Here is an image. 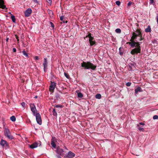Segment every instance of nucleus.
<instances>
[{
    "instance_id": "13",
    "label": "nucleus",
    "mask_w": 158,
    "mask_h": 158,
    "mask_svg": "<svg viewBox=\"0 0 158 158\" xmlns=\"http://www.w3.org/2000/svg\"><path fill=\"white\" fill-rule=\"evenodd\" d=\"M57 152L58 154H59L60 156H63V155L64 151L63 149L60 148H57Z\"/></svg>"
},
{
    "instance_id": "32",
    "label": "nucleus",
    "mask_w": 158,
    "mask_h": 158,
    "mask_svg": "<svg viewBox=\"0 0 158 158\" xmlns=\"http://www.w3.org/2000/svg\"><path fill=\"white\" fill-rule=\"evenodd\" d=\"M158 118V116L157 115H155L153 117L154 119H157Z\"/></svg>"
},
{
    "instance_id": "27",
    "label": "nucleus",
    "mask_w": 158,
    "mask_h": 158,
    "mask_svg": "<svg viewBox=\"0 0 158 158\" xmlns=\"http://www.w3.org/2000/svg\"><path fill=\"white\" fill-rule=\"evenodd\" d=\"M115 32L118 33H120L121 32V30L119 28H117L115 30Z\"/></svg>"
},
{
    "instance_id": "54",
    "label": "nucleus",
    "mask_w": 158,
    "mask_h": 158,
    "mask_svg": "<svg viewBox=\"0 0 158 158\" xmlns=\"http://www.w3.org/2000/svg\"><path fill=\"white\" fill-rule=\"evenodd\" d=\"M35 98H37V96H35Z\"/></svg>"
},
{
    "instance_id": "1",
    "label": "nucleus",
    "mask_w": 158,
    "mask_h": 158,
    "mask_svg": "<svg viewBox=\"0 0 158 158\" xmlns=\"http://www.w3.org/2000/svg\"><path fill=\"white\" fill-rule=\"evenodd\" d=\"M81 66L85 69H91L93 70H95L96 68V65L89 62L83 61L81 64Z\"/></svg>"
},
{
    "instance_id": "46",
    "label": "nucleus",
    "mask_w": 158,
    "mask_h": 158,
    "mask_svg": "<svg viewBox=\"0 0 158 158\" xmlns=\"http://www.w3.org/2000/svg\"><path fill=\"white\" fill-rule=\"evenodd\" d=\"M33 2H34L36 3H38V2L37 0H33Z\"/></svg>"
},
{
    "instance_id": "17",
    "label": "nucleus",
    "mask_w": 158,
    "mask_h": 158,
    "mask_svg": "<svg viewBox=\"0 0 158 158\" xmlns=\"http://www.w3.org/2000/svg\"><path fill=\"white\" fill-rule=\"evenodd\" d=\"M142 91L141 88L139 87H138L135 89V93L136 94H137L138 92H141Z\"/></svg>"
},
{
    "instance_id": "20",
    "label": "nucleus",
    "mask_w": 158,
    "mask_h": 158,
    "mask_svg": "<svg viewBox=\"0 0 158 158\" xmlns=\"http://www.w3.org/2000/svg\"><path fill=\"white\" fill-rule=\"evenodd\" d=\"M151 31V27L150 26H148L147 28L145 30V31L146 32H150Z\"/></svg>"
},
{
    "instance_id": "24",
    "label": "nucleus",
    "mask_w": 158,
    "mask_h": 158,
    "mask_svg": "<svg viewBox=\"0 0 158 158\" xmlns=\"http://www.w3.org/2000/svg\"><path fill=\"white\" fill-rule=\"evenodd\" d=\"M131 42H132L131 44V46L134 47V46H135L136 42H135L134 41V40L133 41Z\"/></svg>"
},
{
    "instance_id": "6",
    "label": "nucleus",
    "mask_w": 158,
    "mask_h": 158,
    "mask_svg": "<svg viewBox=\"0 0 158 158\" xmlns=\"http://www.w3.org/2000/svg\"><path fill=\"white\" fill-rule=\"evenodd\" d=\"M34 115L35 116L36 120L37 123L40 125H41L42 124V120L40 114L38 113Z\"/></svg>"
},
{
    "instance_id": "55",
    "label": "nucleus",
    "mask_w": 158,
    "mask_h": 158,
    "mask_svg": "<svg viewBox=\"0 0 158 158\" xmlns=\"http://www.w3.org/2000/svg\"><path fill=\"white\" fill-rule=\"evenodd\" d=\"M67 21H66V23H67Z\"/></svg>"
},
{
    "instance_id": "12",
    "label": "nucleus",
    "mask_w": 158,
    "mask_h": 158,
    "mask_svg": "<svg viewBox=\"0 0 158 158\" xmlns=\"http://www.w3.org/2000/svg\"><path fill=\"white\" fill-rule=\"evenodd\" d=\"M48 61L46 58H44V60L43 63V65L44 67V71H45L46 68L47 67Z\"/></svg>"
},
{
    "instance_id": "18",
    "label": "nucleus",
    "mask_w": 158,
    "mask_h": 158,
    "mask_svg": "<svg viewBox=\"0 0 158 158\" xmlns=\"http://www.w3.org/2000/svg\"><path fill=\"white\" fill-rule=\"evenodd\" d=\"M26 78V76H23L20 77V80L22 82H24L25 81V78Z\"/></svg>"
},
{
    "instance_id": "36",
    "label": "nucleus",
    "mask_w": 158,
    "mask_h": 158,
    "mask_svg": "<svg viewBox=\"0 0 158 158\" xmlns=\"http://www.w3.org/2000/svg\"><path fill=\"white\" fill-rule=\"evenodd\" d=\"M34 58L35 60H38L39 59V58L38 56H35L34 57Z\"/></svg>"
},
{
    "instance_id": "26",
    "label": "nucleus",
    "mask_w": 158,
    "mask_h": 158,
    "mask_svg": "<svg viewBox=\"0 0 158 158\" xmlns=\"http://www.w3.org/2000/svg\"><path fill=\"white\" fill-rule=\"evenodd\" d=\"M11 18L13 22H15V16L14 15H12L11 17Z\"/></svg>"
},
{
    "instance_id": "10",
    "label": "nucleus",
    "mask_w": 158,
    "mask_h": 158,
    "mask_svg": "<svg viewBox=\"0 0 158 158\" xmlns=\"http://www.w3.org/2000/svg\"><path fill=\"white\" fill-rule=\"evenodd\" d=\"M32 12L31 9L30 8H28L27 9L25 12L24 14L25 16L28 17L30 16Z\"/></svg>"
},
{
    "instance_id": "22",
    "label": "nucleus",
    "mask_w": 158,
    "mask_h": 158,
    "mask_svg": "<svg viewBox=\"0 0 158 158\" xmlns=\"http://www.w3.org/2000/svg\"><path fill=\"white\" fill-rule=\"evenodd\" d=\"M10 119L13 122H15L16 120V118L14 116H12L10 117Z\"/></svg>"
},
{
    "instance_id": "37",
    "label": "nucleus",
    "mask_w": 158,
    "mask_h": 158,
    "mask_svg": "<svg viewBox=\"0 0 158 158\" xmlns=\"http://www.w3.org/2000/svg\"><path fill=\"white\" fill-rule=\"evenodd\" d=\"M156 20L157 23L158 24V14L157 15L156 17Z\"/></svg>"
},
{
    "instance_id": "38",
    "label": "nucleus",
    "mask_w": 158,
    "mask_h": 158,
    "mask_svg": "<svg viewBox=\"0 0 158 158\" xmlns=\"http://www.w3.org/2000/svg\"><path fill=\"white\" fill-rule=\"evenodd\" d=\"M15 37L16 38V39H17L18 42H19V38H18V37L17 35H15Z\"/></svg>"
},
{
    "instance_id": "40",
    "label": "nucleus",
    "mask_w": 158,
    "mask_h": 158,
    "mask_svg": "<svg viewBox=\"0 0 158 158\" xmlns=\"http://www.w3.org/2000/svg\"><path fill=\"white\" fill-rule=\"evenodd\" d=\"M131 4H132V2H130L127 4V6H130L131 5Z\"/></svg>"
},
{
    "instance_id": "14",
    "label": "nucleus",
    "mask_w": 158,
    "mask_h": 158,
    "mask_svg": "<svg viewBox=\"0 0 158 158\" xmlns=\"http://www.w3.org/2000/svg\"><path fill=\"white\" fill-rule=\"evenodd\" d=\"M4 2L3 0H0V8L2 9H5L6 6L4 5Z\"/></svg>"
},
{
    "instance_id": "30",
    "label": "nucleus",
    "mask_w": 158,
    "mask_h": 158,
    "mask_svg": "<svg viewBox=\"0 0 158 158\" xmlns=\"http://www.w3.org/2000/svg\"><path fill=\"white\" fill-rule=\"evenodd\" d=\"M135 46L137 48H140L139 46V44L138 42H137L136 43Z\"/></svg>"
},
{
    "instance_id": "8",
    "label": "nucleus",
    "mask_w": 158,
    "mask_h": 158,
    "mask_svg": "<svg viewBox=\"0 0 158 158\" xmlns=\"http://www.w3.org/2000/svg\"><path fill=\"white\" fill-rule=\"evenodd\" d=\"M141 52L140 48H136L133 49L131 52L132 55H134L135 54L140 53Z\"/></svg>"
},
{
    "instance_id": "28",
    "label": "nucleus",
    "mask_w": 158,
    "mask_h": 158,
    "mask_svg": "<svg viewBox=\"0 0 158 158\" xmlns=\"http://www.w3.org/2000/svg\"><path fill=\"white\" fill-rule=\"evenodd\" d=\"M55 107L56 108H62L63 107V106L61 105H55Z\"/></svg>"
},
{
    "instance_id": "50",
    "label": "nucleus",
    "mask_w": 158,
    "mask_h": 158,
    "mask_svg": "<svg viewBox=\"0 0 158 158\" xmlns=\"http://www.w3.org/2000/svg\"><path fill=\"white\" fill-rule=\"evenodd\" d=\"M119 53H120V55H122V54H123V53H122V52H119Z\"/></svg>"
},
{
    "instance_id": "42",
    "label": "nucleus",
    "mask_w": 158,
    "mask_h": 158,
    "mask_svg": "<svg viewBox=\"0 0 158 158\" xmlns=\"http://www.w3.org/2000/svg\"><path fill=\"white\" fill-rule=\"evenodd\" d=\"M49 13L50 14H52V15L53 14H52V10H49Z\"/></svg>"
},
{
    "instance_id": "3",
    "label": "nucleus",
    "mask_w": 158,
    "mask_h": 158,
    "mask_svg": "<svg viewBox=\"0 0 158 158\" xmlns=\"http://www.w3.org/2000/svg\"><path fill=\"white\" fill-rule=\"evenodd\" d=\"M88 37L89 38V42L91 46H92L96 44V41L94 39L93 37H92L91 35V34L89 33V34L86 36L84 38V39H85L86 38Z\"/></svg>"
},
{
    "instance_id": "2",
    "label": "nucleus",
    "mask_w": 158,
    "mask_h": 158,
    "mask_svg": "<svg viewBox=\"0 0 158 158\" xmlns=\"http://www.w3.org/2000/svg\"><path fill=\"white\" fill-rule=\"evenodd\" d=\"M136 33L135 32H133L132 33V36L131 37L130 40L131 41H133L135 39H136L137 36H139L140 37L139 40L141 41L143 40V38L142 37V34L141 32L140 31V29H137L136 31Z\"/></svg>"
},
{
    "instance_id": "44",
    "label": "nucleus",
    "mask_w": 158,
    "mask_h": 158,
    "mask_svg": "<svg viewBox=\"0 0 158 158\" xmlns=\"http://www.w3.org/2000/svg\"><path fill=\"white\" fill-rule=\"evenodd\" d=\"M139 124L140 125H145L144 123H139Z\"/></svg>"
},
{
    "instance_id": "49",
    "label": "nucleus",
    "mask_w": 158,
    "mask_h": 158,
    "mask_svg": "<svg viewBox=\"0 0 158 158\" xmlns=\"http://www.w3.org/2000/svg\"><path fill=\"white\" fill-rule=\"evenodd\" d=\"M127 43L128 44H130V45H131V42H129Z\"/></svg>"
},
{
    "instance_id": "19",
    "label": "nucleus",
    "mask_w": 158,
    "mask_h": 158,
    "mask_svg": "<svg viewBox=\"0 0 158 158\" xmlns=\"http://www.w3.org/2000/svg\"><path fill=\"white\" fill-rule=\"evenodd\" d=\"M137 127L138 129L140 131H144V128L140 127L139 124L137 125Z\"/></svg>"
},
{
    "instance_id": "35",
    "label": "nucleus",
    "mask_w": 158,
    "mask_h": 158,
    "mask_svg": "<svg viewBox=\"0 0 158 158\" xmlns=\"http://www.w3.org/2000/svg\"><path fill=\"white\" fill-rule=\"evenodd\" d=\"M64 19V16H61V17H60V20L62 21H63Z\"/></svg>"
},
{
    "instance_id": "21",
    "label": "nucleus",
    "mask_w": 158,
    "mask_h": 158,
    "mask_svg": "<svg viewBox=\"0 0 158 158\" xmlns=\"http://www.w3.org/2000/svg\"><path fill=\"white\" fill-rule=\"evenodd\" d=\"M76 92L77 93V96L78 98H81L83 97V95L81 93L78 92L77 91Z\"/></svg>"
},
{
    "instance_id": "29",
    "label": "nucleus",
    "mask_w": 158,
    "mask_h": 158,
    "mask_svg": "<svg viewBox=\"0 0 158 158\" xmlns=\"http://www.w3.org/2000/svg\"><path fill=\"white\" fill-rule=\"evenodd\" d=\"M64 75L66 77L69 79V74L68 73H64Z\"/></svg>"
},
{
    "instance_id": "5",
    "label": "nucleus",
    "mask_w": 158,
    "mask_h": 158,
    "mask_svg": "<svg viewBox=\"0 0 158 158\" xmlns=\"http://www.w3.org/2000/svg\"><path fill=\"white\" fill-rule=\"evenodd\" d=\"M30 106L31 110L32 112L34 115L38 113H37V110L34 104L31 103L30 104Z\"/></svg>"
},
{
    "instance_id": "39",
    "label": "nucleus",
    "mask_w": 158,
    "mask_h": 158,
    "mask_svg": "<svg viewBox=\"0 0 158 158\" xmlns=\"http://www.w3.org/2000/svg\"><path fill=\"white\" fill-rule=\"evenodd\" d=\"M21 105L23 107H24L25 106V103L24 102H23L21 103Z\"/></svg>"
},
{
    "instance_id": "45",
    "label": "nucleus",
    "mask_w": 158,
    "mask_h": 158,
    "mask_svg": "<svg viewBox=\"0 0 158 158\" xmlns=\"http://www.w3.org/2000/svg\"><path fill=\"white\" fill-rule=\"evenodd\" d=\"M50 23H51V26H52L53 27H54V25H53V23L52 22H50Z\"/></svg>"
},
{
    "instance_id": "34",
    "label": "nucleus",
    "mask_w": 158,
    "mask_h": 158,
    "mask_svg": "<svg viewBox=\"0 0 158 158\" xmlns=\"http://www.w3.org/2000/svg\"><path fill=\"white\" fill-rule=\"evenodd\" d=\"M47 2L49 3V4L51 5L52 1L51 0H46Z\"/></svg>"
},
{
    "instance_id": "51",
    "label": "nucleus",
    "mask_w": 158,
    "mask_h": 158,
    "mask_svg": "<svg viewBox=\"0 0 158 158\" xmlns=\"http://www.w3.org/2000/svg\"><path fill=\"white\" fill-rule=\"evenodd\" d=\"M57 157L58 158H61V157L59 156H58Z\"/></svg>"
},
{
    "instance_id": "15",
    "label": "nucleus",
    "mask_w": 158,
    "mask_h": 158,
    "mask_svg": "<svg viewBox=\"0 0 158 158\" xmlns=\"http://www.w3.org/2000/svg\"><path fill=\"white\" fill-rule=\"evenodd\" d=\"M29 146L31 148L33 149L38 147V144L37 143H35L31 145H29Z\"/></svg>"
},
{
    "instance_id": "53",
    "label": "nucleus",
    "mask_w": 158,
    "mask_h": 158,
    "mask_svg": "<svg viewBox=\"0 0 158 158\" xmlns=\"http://www.w3.org/2000/svg\"><path fill=\"white\" fill-rule=\"evenodd\" d=\"M120 49H121V48H120L119 49V50H120Z\"/></svg>"
},
{
    "instance_id": "23",
    "label": "nucleus",
    "mask_w": 158,
    "mask_h": 158,
    "mask_svg": "<svg viewBox=\"0 0 158 158\" xmlns=\"http://www.w3.org/2000/svg\"><path fill=\"white\" fill-rule=\"evenodd\" d=\"M22 53H23V55L24 56H26V57H28L27 53L25 52V50L23 51Z\"/></svg>"
},
{
    "instance_id": "25",
    "label": "nucleus",
    "mask_w": 158,
    "mask_h": 158,
    "mask_svg": "<svg viewBox=\"0 0 158 158\" xmlns=\"http://www.w3.org/2000/svg\"><path fill=\"white\" fill-rule=\"evenodd\" d=\"M95 97L97 99H100L101 97V96L100 94H97L96 95Z\"/></svg>"
},
{
    "instance_id": "33",
    "label": "nucleus",
    "mask_w": 158,
    "mask_h": 158,
    "mask_svg": "<svg viewBox=\"0 0 158 158\" xmlns=\"http://www.w3.org/2000/svg\"><path fill=\"white\" fill-rule=\"evenodd\" d=\"M131 83L130 82H128L126 84V85L127 86H130L131 85Z\"/></svg>"
},
{
    "instance_id": "47",
    "label": "nucleus",
    "mask_w": 158,
    "mask_h": 158,
    "mask_svg": "<svg viewBox=\"0 0 158 158\" xmlns=\"http://www.w3.org/2000/svg\"><path fill=\"white\" fill-rule=\"evenodd\" d=\"M13 51L15 52L16 51V49L15 48H13Z\"/></svg>"
},
{
    "instance_id": "52",
    "label": "nucleus",
    "mask_w": 158,
    "mask_h": 158,
    "mask_svg": "<svg viewBox=\"0 0 158 158\" xmlns=\"http://www.w3.org/2000/svg\"><path fill=\"white\" fill-rule=\"evenodd\" d=\"M9 13H10V14L11 15V16L12 15V14L11 13H10V12Z\"/></svg>"
},
{
    "instance_id": "48",
    "label": "nucleus",
    "mask_w": 158,
    "mask_h": 158,
    "mask_svg": "<svg viewBox=\"0 0 158 158\" xmlns=\"http://www.w3.org/2000/svg\"><path fill=\"white\" fill-rule=\"evenodd\" d=\"M8 40H9V38H7L6 39V41L7 42H8Z\"/></svg>"
},
{
    "instance_id": "16",
    "label": "nucleus",
    "mask_w": 158,
    "mask_h": 158,
    "mask_svg": "<svg viewBox=\"0 0 158 158\" xmlns=\"http://www.w3.org/2000/svg\"><path fill=\"white\" fill-rule=\"evenodd\" d=\"M75 156V154L71 152H69L67 156L70 158H72L74 157Z\"/></svg>"
},
{
    "instance_id": "9",
    "label": "nucleus",
    "mask_w": 158,
    "mask_h": 158,
    "mask_svg": "<svg viewBox=\"0 0 158 158\" xmlns=\"http://www.w3.org/2000/svg\"><path fill=\"white\" fill-rule=\"evenodd\" d=\"M56 86V83L54 82H51L49 87V91L50 92L53 93L54 92V89Z\"/></svg>"
},
{
    "instance_id": "41",
    "label": "nucleus",
    "mask_w": 158,
    "mask_h": 158,
    "mask_svg": "<svg viewBox=\"0 0 158 158\" xmlns=\"http://www.w3.org/2000/svg\"><path fill=\"white\" fill-rule=\"evenodd\" d=\"M53 114L54 115H55V114H57V113H56V110L55 109H54L53 110Z\"/></svg>"
},
{
    "instance_id": "11",
    "label": "nucleus",
    "mask_w": 158,
    "mask_h": 158,
    "mask_svg": "<svg viewBox=\"0 0 158 158\" xmlns=\"http://www.w3.org/2000/svg\"><path fill=\"white\" fill-rule=\"evenodd\" d=\"M51 144L52 147L55 148L56 147L55 143L57 142L56 139L55 137H52L51 139Z\"/></svg>"
},
{
    "instance_id": "4",
    "label": "nucleus",
    "mask_w": 158,
    "mask_h": 158,
    "mask_svg": "<svg viewBox=\"0 0 158 158\" xmlns=\"http://www.w3.org/2000/svg\"><path fill=\"white\" fill-rule=\"evenodd\" d=\"M4 134L5 136L7 137L9 139H14L13 137L11 135L9 130L7 128H5L4 131Z\"/></svg>"
},
{
    "instance_id": "7",
    "label": "nucleus",
    "mask_w": 158,
    "mask_h": 158,
    "mask_svg": "<svg viewBox=\"0 0 158 158\" xmlns=\"http://www.w3.org/2000/svg\"><path fill=\"white\" fill-rule=\"evenodd\" d=\"M0 144L3 147H5L6 148H8L9 147L8 143L6 141L3 139H1Z\"/></svg>"
},
{
    "instance_id": "31",
    "label": "nucleus",
    "mask_w": 158,
    "mask_h": 158,
    "mask_svg": "<svg viewBox=\"0 0 158 158\" xmlns=\"http://www.w3.org/2000/svg\"><path fill=\"white\" fill-rule=\"evenodd\" d=\"M120 2L119 1H117L116 2V4L118 6H119L120 4Z\"/></svg>"
},
{
    "instance_id": "43",
    "label": "nucleus",
    "mask_w": 158,
    "mask_h": 158,
    "mask_svg": "<svg viewBox=\"0 0 158 158\" xmlns=\"http://www.w3.org/2000/svg\"><path fill=\"white\" fill-rule=\"evenodd\" d=\"M154 0H150V3L151 4H152Z\"/></svg>"
}]
</instances>
